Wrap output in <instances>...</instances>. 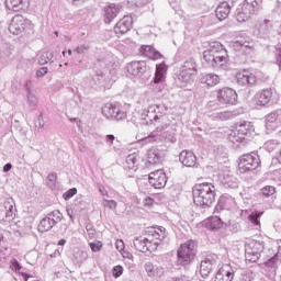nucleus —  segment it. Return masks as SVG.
<instances>
[{"mask_svg":"<svg viewBox=\"0 0 281 281\" xmlns=\"http://www.w3.org/2000/svg\"><path fill=\"white\" fill-rule=\"evenodd\" d=\"M166 238V228L162 226L149 227L146 231L145 237H136L134 239V247L137 251L146 254V251H157L161 240Z\"/></svg>","mask_w":281,"mask_h":281,"instance_id":"obj_1","label":"nucleus"},{"mask_svg":"<svg viewBox=\"0 0 281 281\" xmlns=\"http://www.w3.org/2000/svg\"><path fill=\"white\" fill-rule=\"evenodd\" d=\"M203 60H205L209 67L221 69L229 63V55H227V49H225L223 44L220 42H212L203 53Z\"/></svg>","mask_w":281,"mask_h":281,"instance_id":"obj_2","label":"nucleus"},{"mask_svg":"<svg viewBox=\"0 0 281 281\" xmlns=\"http://www.w3.org/2000/svg\"><path fill=\"white\" fill-rule=\"evenodd\" d=\"M193 201L201 210H210L216 201V187L210 182L199 183L193 187Z\"/></svg>","mask_w":281,"mask_h":281,"instance_id":"obj_3","label":"nucleus"},{"mask_svg":"<svg viewBox=\"0 0 281 281\" xmlns=\"http://www.w3.org/2000/svg\"><path fill=\"white\" fill-rule=\"evenodd\" d=\"M196 256V241L190 239L180 246L178 249V265L187 267Z\"/></svg>","mask_w":281,"mask_h":281,"instance_id":"obj_4","label":"nucleus"},{"mask_svg":"<svg viewBox=\"0 0 281 281\" xmlns=\"http://www.w3.org/2000/svg\"><path fill=\"white\" fill-rule=\"evenodd\" d=\"M257 10H260V2H258V0H245L236 10V19L238 23L249 21V19H251V14Z\"/></svg>","mask_w":281,"mask_h":281,"instance_id":"obj_5","label":"nucleus"},{"mask_svg":"<svg viewBox=\"0 0 281 281\" xmlns=\"http://www.w3.org/2000/svg\"><path fill=\"white\" fill-rule=\"evenodd\" d=\"M263 251L265 244L262 241L251 239L245 245V257L248 262H258Z\"/></svg>","mask_w":281,"mask_h":281,"instance_id":"obj_6","label":"nucleus"},{"mask_svg":"<svg viewBox=\"0 0 281 281\" xmlns=\"http://www.w3.org/2000/svg\"><path fill=\"white\" fill-rule=\"evenodd\" d=\"M258 166H260V156L252 151L241 156L238 164V170L241 173L251 172V170H256Z\"/></svg>","mask_w":281,"mask_h":281,"instance_id":"obj_7","label":"nucleus"},{"mask_svg":"<svg viewBox=\"0 0 281 281\" xmlns=\"http://www.w3.org/2000/svg\"><path fill=\"white\" fill-rule=\"evenodd\" d=\"M63 221V213L60 211L55 210L48 213L38 224V232L42 234L45 232H49L53 229L58 223Z\"/></svg>","mask_w":281,"mask_h":281,"instance_id":"obj_8","label":"nucleus"},{"mask_svg":"<svg viewBox=\"0 0 281 281\" xmlns=\"http://www.w3.org/2000/svg\"><path fill=\"white\" fill-rule=\"evenodd\" d=\"M102 114L108 120H116V122L126 120V111L122 106L113 103H105L102 108Z\"/></svg>","mask_w":281,"mask_h":281,"instance_id":"obj_9","label":"nucleus"},{"mask_svg":"<svg viewBox=\"0 0 281 281\" xmlns=\"http://www.w3.org/2000/svg\"><path fill=\"white\" fill-rule=\"evenodd\" d=\"M255 99L258 106H267V104H273L278 101V92L271 88H266L257 92Z\"/></svg>","mask_w":281,"mask_h":281,"instance_id":"obj_10","label":"nucleus"},{"mask_svg":"<svg viewBox=\"0 0 281 281\" xmlns=\"http://www.w3.org/2000/svg\"><path fill=\"white\" fill-rule=\"evenodd\" d=\"M221 262V258L216 254H210L205 257L204 260L201 261L200 265V274L202 278H207L210 273H212V269L214 266Z\"/></svg>","mask_w":281,"mask_h":281,"instance_id":"obj_11","label":"nucleus"},{"mask_svg":"<svg viewBox=\"0 0 281 281\" xmlns=\"http://www.w3.org/2000/svg\"><path fill=\"white\" fill-rule=\"evenodd\" d=\"M194 74H196V61L190 58L184 61L182 69L179 74V80L182 82H190L192 78H194Z\"/></svg>","mask_w":281,"mask_h":281,"instance_id":"obj_12","label":"nucleus"},{"mask_svg":"<svg viewBox=\"0 0 281 281\" xmlns=\"http://www.w3.org/2000/svg\"><path fill=\"white\" fill-rule=\"evenodd\" d=\"M217 100L221 104H236L238 102V94L232 88H222L217 91Z\"/></svg>","mask_w":281,"mask_h":281,"instance_id":"obj_13","label":"nucleus"},{"mask_svg":"<svg viewBox=\"0 0 281 281\" xmlns=\"http://www.w3.org/2000/svg\"><path fill=\"white\" fill-rule=\"evenodd\" d=\"M30 25V21L25 20L23 15H14L9 25V32L15 36H19L22 32H25V27Z\"/></svg>","mask_w":281,"mask_h":281,"instance_id":"obj_14","label":"nucleus"},{"mask_svg":"<svg viewBox=\"0 0 281 281\" xmlns=\"http://www.w3.org/2000/svg\"><path fill=\"white\" fill-rule=\"evenodd\" d=\"M236 80L241 87H254L258 82V76L250 70H241L236 74Z\"/></svg>","mask_w":281,"mask_h":281,"instance_id":"obj_15","label":"nucleus"},{"mask_svg":"<svg viewBox=\"0 0 281 281\" xmlns=\"http://www.w3.org/2000/svg\"><path fill=\"white\" fill-rule=\"evenodd\" d=\"M126 69L128 78H142L146 74V61H131Z\"/></svg>","mask_w":281,"mask_h":281,"instance_id":"obj_16","label":"nucleus"},{"mask_svg":"<svg viewBox=\"0 0 281 281\" xmlns=\"http://www.w3.org/2000/svg\"><path fill=\"white\" fill-rule=\"evenodd\" d=\"M168 182V178L166 177V172L164 170L158 169L154 172L149 173V183L156 190H161V188H166V183Z\"/></svg>","mask_w":281,"mask_h":281,"instance_id":"obj_17","label":"nucleus"},{"mask_svg":"<svg viewBox=\"0 0 281 281\" xmlns=\"http://www.w3.org/2000/svg\"><path fill=\"white\" fill-rule=\"evenodd\" d=\"M133 27V18L131 15L123 16L114 26V32L117 35L126 34Z\"/></svg>","mask_w":281,"mask_h":281,"instance_id":"obj_18","label":"nucleus"},{"mask_svg":"<svg viewBox=\"0 0 281 281\" xmlns=\"http://www.w3.org/2000/svg\"><path fill=\"white\" fill-rule=\"evenodd\" d=\"M4 212L5 215L2 217L1 223H3V225H8V223H12L16 216V209L14 207L13 200H8L4 202Z\"/></svg>","mask_w":281,"mask_h":281,"instance_id":"obj_19","label":"nucleus"},{"mask_svg":"<svg viewBox=\"0 0 281 281\" xmlns=\"http://www.w3.org/2000/svg\"><path fill=\"white\" fill-rule=\"evenodd\" d=\"M179 161L187 168H194L196 166V155L193 151L184 149L179 155Z\"/></svg>","mask_w":281,"mask_h":281,"instance_id":"obj_20","label":"nucleus"},{"mask_svg":"<svg viewBox=\"0 0 281 281\" xmlns=\"http://www.w3.org/2000/svg\"><path fill=\"white\" fill-rule=\"evenodd\" d=\"M122 10V5L115 4V3H110L104 7V21L105 23H111L113 19H115L119 14L120 11Z\"/></svg>","mask_w":281,"mask_h":281,"instance_id":"obj_21","label":"nucleus"},{"mask_svg":"<svg viewBox=\"0 0 281 281\" xmlns=\"http://www.w3.org/2000/svg\"><path fill=\"white\" fill-rule=\"evenodd\" d=\"M234 280V269L229 265H224L220 268L215 276V281H233Z\"/></svg>","mask_w":281,"mask_h":281,"instance_id":"obj_22","label":"nucleus"},{"mask_svg":"<svg viewBox=\"0 0 281 281\" xmlns=\"http://www.w3.org/2000/svg\"><path fill=\"white\" fill-rule=\"evenodd\" d=\"M166 128H168V123H164L162 125L157 126L156 131L151 132L150 135L139 139V144H153L154 142H157V139H159L158 133H162V131H166Z\"/></svg>","mask_w":281,"mask_h":281,"instance_id":"obj_23","label":"nucleus"},{"mask_svg":"<svg viewBox=\"0 0 281 281\" xmlns=\"http://www.w3.org/2000/svg\"><path fill=\"white\" fill-rule=\"evenodd\" d=\"M162 160H164V151L159 150L158 148H150L147 151V161L148 164H151V166L161 164Z\"/></svg>","mask_w":281,"mask_h":281,"instance_id":"obj_24","label":"nucleus"},{"mask_svg":"<svg viewBox=\"0 0 281 281\" xmlns=\"http://www.w3.org/2000/svg\"><path fill=\"white\" fill-rule=\"evenodd\" d=\"M202 226L206 227V229L212 231L221 229L223 227V221L221 220V217H218V215H215L204 220L202 222Z\"/></svg>","mask_w":281,"mask_h":281,"instance_id":"obj_25","label":"nucleus"},{"mask_svg":"<svg viewBox=\"0 0 281 281\" xmlns=\"http://www.w3.org/2000/svg\"><path fill=\"white\" fill-rule=\"evenodd\" d=\"M235 131L239 133V135H243L244 137H249L251 133H254L255 127L254 124L249 121H244L243 123H239L236 125Z\"/></svg>","mask_w":281,"mask_h":281,"instance_id":"obj_26","label":"nucleus"},{"mask_svg":"<svg viewBox=\"0 0 281 281\" xmlns=\"http://www.w3.org/2000/svg\"><path fill=\"white\" fill-rule=\"evenodd\" d=\"M200 82L207 85V87H216L221 82V78L216 74H202Z\"/></svg>","mask_w":281,"mask_h":281,"instance_id":"obj_27","label":"nucleus"},{"mask_svg":"<svg viewBox=\"0 0 281 281\" xmlns=\"http://www.w3.org/2000/svg\"><path fill=\"white\" fill-rule=\"evenodd\" d=\"M155 109L153 105H149L146 110L140 114L142 120L146 122V124H157V114H155Z\"/></svg>","mask_w":281,"mask_h":281,"instance_id":"obj_28","label":"nucleus"},{"mask_svg":"<svg viewBox=\"0 0 281 281\" xmlns=\"http://www.w3.org/2000/svg\"><path fill=\"white\" fill-rule=\"evenodd\" d=\"M229 12H232V7L227 2H222L215 10L218 21H225L229 16Z\"/></svg>","mask_w":281,"mask_h":281,"instance_id":"obj_29","label":"nucleus"},{"mask_svg":"<svg viewBox=\"0 0 281 281\" xmlns=\"http://www.w3.org/2000/svg\"><path fill=\"white\" fill-rule=\"evenodd\" d=\"M139 52L143 56L150 58V60H159L161 58V53L157 52L153 46H142Z\"/></svg>","mask_w":281,"mask_h":281,"instance_id":"obj_30","label":"nucleus"},{"mask_svg":"<svg viewBox=\"0 0 281 281\" xmlns=\"http://www.w3.org/2000/svg\"><path fill=\"white\" fill-rule=\"evenodd\" d=\"M256 30H258L259 34L266 35L269 34V32H271V30H273V23L271 22V20H260L257 24H256Z\"/></svg>","mask_w":281,"mask_h":281,"instance_id":"obj_31","label":"nucleus"},{"mask_svg":"<svg viewBox=\"0 0 281 281\" xmlns=\"http://www.w3.org/2000/svg\"><path fill=\"white\" fill-rule=\"evenodd\" d=\"M151 106L155 108V115H157L156 124H159V122H166V113H168V106H166V104H154Z\"/></svg>","mask_w":281,"mask_h":281,"instance_id":"obj_32","label":"nucleus"},{"mask_svg":"<svg viewBox=\"0 0 281 281\" xmlns=\"http://www.w3.org/2000/svg\"><path fill=\"white\" fill-rule=\"evenodd\" d=\"M167 71H168V66H166V64H160L156 66V72L154 78L155 85H159V82H164Z\"/></svg>","mask_w":281,"mask_h":281,"instance_id":"obj_33","label":"nucleus"},{"mask_svg":"<svg viewBox=\"0 0 281 281\" xmlns=\"http://www.w3.org/2000/svg\"><path fill=\"white\" fill-rule=\"evenodd\" d=\"M125 164L128 170H134V171L137 170V166H139V154L137 153L130 154L126 157Z\"/></svg>","mask_w":281,"mask_h":281,"instance_id":"obj_34","label":"nucleus"},{"mask_svg":"<svg viewBox=\"0 0 281 281\" xmlns=\"http://www.w3.org/2000/svg\"><path fill=\"white\" fill-rule=\"evenodd\" d=\"M228 139L235 146H240V144H245L246 142V137L236 130L231 131V133L228 134Z\"/></svg>","mask_w":281,"mask_h":281,"instance_id":"obj_35","label":"nucleus"},{"mask_svg":"<svg viewBox=\"0 0 281 281\" xmlns=\"http://www.w3.org/2000/svg\"><path fill=\"white\" fill-rule=\"evenodd\" d=\"M281 124V109L274 110L266 116V125Z\"/></svg>","mask_w":281,"mask_h":281,"instance_id":"obj_36","label":"nucleus"},{"mask_svg":"<svg viewBox=\"0 0 281 281\" xmlns=\"http://www.w3.org/2000/svg\"><path fill=\"white\" fill-rule=\"evenodd\" d=\"M233 47L239 52H244V54H251V52H254V47H251V43L249 42L236 41Z\"/></svg>","mask_w":281,"mask_h":281,"instance_id":"obj_37","label":"nucleus"},{"mask_svg":"<svg viewBox=\"0 0 281 281\" xmlns=\"http://www.w3.org/2000/svg\"><path fill=\"white\" fill-rule=\"evenodd\" d=\"M209 117H212L215 121L222 120H232L234 117V112L224 111V112H213L209 113Z\"/></svg>","mask_w":281,"mask_h":281,"instance_id":"obj_38","label":"nucleus"},{"mask_svg":"<svg viewBox=\"0 0 281 281\" xmlns=\"http://www.w3.org/2000/svg\"><path fill=\"white\" fill-rule=\"evenodd\" d=\"M222 183L225 188H231L232 190H236V188H238V179L234 176L225 175Z\"/></svg>","mask_w":281,"mask_h":281,"instance_id":"obj_39","label":"nucleus"},{"mask_svg":"<svg viewBox=\"0 0 281 281\" xmlns=\"http://www.w3.org/2000/svg\"><path fill=\"white\" fill-rule=\"evenodd\" d=\"M23 1L24 0H5V5L8 10L19 12V10H23Z\"/></svg>","mask_w":281,"mask_h":281,"instance_id":"obj_40","label":"nucleus"},{"mask_svg":"<svg viewBox=\"0 0 281 281\" xmlns=\"http://www.w3.org/2000/svg\"><path fill=\"white\" fill-rule=\"evenodd\" d=\"M232 198L221 196L217 205L215 206V214L216 212H221V210H228Z\"/></svg>","mask_w":281,"mask_h":281,"instance_id":"obj_41","label":"nucleus"},{"mask_svg":"<svg viewBox=\"0 0 281 281\" xmlns=\"http://www.w3.org/2000/svg\"><path fill=\"white\" fill-rule=\"evenodd\" d=\"M273 194H276V187L273 186H266L259 191V196L262 199H269V196H273Z\"/></svg>","mask_w":281,"mask_h":281,"instance_id":"obj_42","label":"nucleus"},{"mask_svg":"<svg viewBox=\"0 0 281 281\" xmlns=\"http://www.w3.org/2000/svg\"><path fill=\"white\" fill-rule=\"evenodd\" d=\"M52 58H54V52H45L40 56L38 63L40 65H47Z\"/></svg>","mask_w":281,"mask_h":281,"instance_id":"obj_43","label":"nucleus"},{"mask_svg":"<svg viewBox=\"0 0 281 281\" xmlns=\"http://www.w3.org/2000/svg\"><path fill=\"white\" fill-rule=\"evenodd\" d=\"M265 265L272 273H276V269H278V256L268 259Z\"/></svg>","mask_w":281,"mask_h":281,"instance_id":"obj_44","label":"nucleus"},{"mask_svg":"<svg viewBox=\"0 0 281 281\" xmlns=\"http://www.w3.org/2000/svg\"><path fill=\"white\" fill-rule=\"evenodd\" d=\"M27 89V102L29 105L34 108L36 106V104H38V99L36 98V95H34V93H32V89L26 88Z\"/></svg>","mask_w":281,"mask_h":281,"instance_id":"obj_45","label":"nucleus"},{"mask_svg":"<svg viewBox=\"0 0 281 281\" xmlns=\"http://www.w3.org/2000/svg\"><path fill=\"white\" fill-rule=\"evenodd\" d=\"M278 146H279V143L276 139H271L265 143V148L266 150H268V153H273V150H276Z\"/></svg>","mask_w":281,"mask_h":281,"instance_id":"obj_46","label":"nucleus"},{"mask_svg":"<svg viewBox=\"0 0 281 281\" xmlns=\"http://www.w3.org/2000/svg\"><path fill=\"white\" fill-rule=\"evenodd\" d=\"M262 216V212L256 211L249 215V221L252 225H260V217Z\"/></svg>","mask_w":281,"mask_h":281,"instance_id":"obj_47","label":"nucleus"},{"mask_svg":"<svg viewBox=\"0 0 281 281\" xmlns=\"http://www.w3.org/2000/svg\"><path fill=\"white\" fill-rule=\"evenodd\" d=\"M256 278V274H254V271L251 270H244L241 272V281H254Z\"/></svg>","mask_w":281,"mask_h":281,"instance_id":"obj_48","label":"nucleus"},{"mask_svg":"<svg viewBox=\"0 0 281 281\" xmlns=\"http://www.w3.org/2000/svg\"><path fill=\"white\" fill-rule=\"evenodd\" d=\"M103 207H109V210H117V202L115 200L103 199Z\"/></svg>","mask_w":281,"mask_h":281,"instance_id":"obj_49","label":"nucleus"},{"mask_svg":"<svg viewBox=\"0 0 281 281\" xmlns=\"http://www.w3.org/2000/svg\"><path fill=\"white\" fill-rule=\"evenodd\" d=\"M145 271L147 276H149V278L155 277V266L153 265V262L145 263Z\"/></svg>","mask_w":281,"mask_h":281,"instance_id":"obj_50","label":"nucleus"},{"mask_svg":"<svg viewBox=\"0 0 281 281\" xmlns=\"http://www.w3.org/2000/svg\"><path fill=\"white\" fill-rule=\"evenodd\" d=\"M76 194H78V189L72 188V189H69L66 193H64L63 196L65 201H69V199L76 196Z\"/></svg>","mask_w":281,"mask_h":281,"instance_id":"obj_51","label":"nucleus"},{"mask_svg":"<svg viewBox=\"0 0 281 281\" xmlns=\"http://www.w3.org/2000/svg\"><path fill=\"white\" fill-rule=\"evenodd\" d=\"M122 273H124V267H122V266H115L112 269L113 278H120L122 276Z\"/></svg>","mask_w":281,"mask_h":281,"instance_id":"obj_52","label":"nucleus"},{"mask_svg":"<svg viewBox=\"0 0 281 281\" xmlns=\"http://www.w3.org/2000/svg\"><path fill=\"white\" fill-rule=\"evenodd\" d=\"M56 179H57L56 173H49L47 176V186H49V188H54L56 186Z\"/></svg>","mask_w":281,"mask_h":281,"instance_id":"obj_53","label":"nucleus"},{"mask_svg":"<svg viewBox=\"0 0 281 281\" xmlns=\"http://www.w3.org/2000/svg\"><path fill=\"white\" fill-rule=\"evenodd\" d=\"M92 251L98 252L102 249V241H92L89 244Z\"/></svg>","mask_w":281,"mask_h":281,"instance_id":"obj_54","label":"nucleus"},{"mask_svg":"<svg viewBox=\"0 0 281 281\" xmlns=\"http://www.w3.org/2000/svg\"><path fill=\"white\" fill-rule=\"evenodd\" d=\"M115 143V136L113 134H108L105 136V144L106 146H109L110 148H112L113 144Z\"/></svg>","mask_w":281,"mask_h":281,"instance_id":"obj_55","label":"nucleus"},{"mask_svg":"<svg viewBox=\"0 0 281 281\" xmlns=\"http://www.w3.org/2000/svg\"><path fill=\"white\" fill-rule=\"evenodd\" d=\"M36 128H43L45 126V121L43 120V114H40L35 121Z\"/></svg>","mask_w":281,"mask_h":281,"instance_id":"obj_56","label":"nucleus"},{"mask_svg":"<svg viewBox=\"0 0 281 281\" xmlns=\"http://www.w3.org/2000/svg\"><path fill=\"white\" fill-rule=\"evenodd\" d=\"M10 267H11L12 271H21V265L19 263V261L16 259L11 260Z\"/></svg>","mask_w":281,"mask_h":281,"instance_id":"obj_57","label":"nucleus"},{"mask_svg":"<svg viewBox=\"0 0 281 281\" xmlns=\"http://www.w3.org/2000/svg\"><path fill=\"white\" fill-rule=\"evenodd\" d=\"M49 69L47 67H42L36 71V77L37 78H43V76L47 75Z\"/></svg>","mask_w":281,"mask_h":281,"instance_id":"obj_58","label":"nucleus"},{"mask_svg":"<svg viewBox=\"0 0 281 281\" xmlns=\"http://www.w3.org/2000/svg\"><path fill=\"white\" fill-rule=\"evenodd\" d=\"M115 247H116L117 251H124V240L117 239L115 243Z\"/></svg>","mask_w":281,"mask_h":281,"instance_id":"obj_59","label":"nucleus"},{"mask_svg":"<svg viewBox=\"0 0 281 281\" xmlns=\"http://www.w3.org/2000/svg\"><path fill=\"white\" fill-rule=\"evenodd\" d=\"M162 138L167 139V142H175V135L168 134V132L162 133Z\"/></svg>","mask_w":281,"mask_h":281,"instance_id":"obj_60","label":"nucleus"},{"mask_svg":"<svg viewBox=\"0 0 281 281\" xmlns=\"http://www.w3.org/2000/svg\"><path fill=\"white\" fill-rule=\"evenodd\" d=\"M87 49H89V47L81 45V46L76 47L75 52L77 54H85V52H87Z\"/></svg>","mask_w":281,"mask_h":281,"instance_id":"obj_61","label":"nucleus"},{"mask_svg":"<svg viewBox=\"0 0 281 281\" xmlns=\"http://www.w3.org/2000/svg\"><path fill=\"white\" fill-rule=\"evenodd\" d=\"M207 106H209V109H214L215 111H216V109H218V104H216L215 101H210L207 103Z\"/></svg>","mask_w":281,"mask_h":281,"instance_id":"obj_62","label":"nucleus"},{"mask_svg":"<svg viewBox=\"0 0 281 281\" xmlns=\"http://www.w3.org/2000/svg\"><path fill=\"white\" fill-rule=\"evenodd\" d=\"M148 3V0H134V4L138 8L139 5H144Z\"/></svg>","mask_w":281,"mask_h":281,"instance_id":"obj_63","label":"nucleus"},{"mask_svg":"<svg viewBox=\"0 0 281 281\" xmlns=\"http://www.w3.org/2000/svg\"><path fill=\"white\" fill-rule=\"evenodd\" d=\"M153 203H155V200H153V198L145 199V205H147L148 207H150V205H153Z\"/></svg>","mask_w":281,"mask_h":281,"instance_id":"obj_64","label":"nucleus"}]
</instances>
